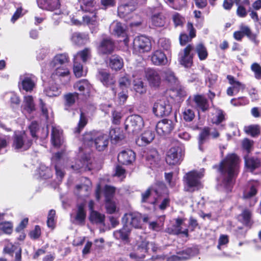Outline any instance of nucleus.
I'll list each match as a JSON object with an SVG mask.
<instances>
[{"instance_id": "nucleus-56", "label": "nucleus", "mask_w": 261, "mask_h": 261, "mask_svg": "<svg viewBox=\"0 0 261 261\" xmlns=\"http://www.w3.org/2000/svg\"><path fill=\"white\" fill-rule=\"evenodd\" d=\"M240 31L244 35H246L251 40L254 42L255 44H257L258 41L256 40V35L253 34L250 28L246 25H242L240 27Z\"/></svg>"}, {"instance_id": "nucleus-10", "label": "nucleus", "mask_w": 261, "mask_h": 261, "mask_svg": "<svg viewBox=\"0 0 261 261\" xmlns=\"http://www.w3.org/2000/svg\"><path fill=\"white\" fill-rule=\"evenodd\" d=\"M162 74L160 70L154 68L145 69V76L150 87L155 89L160 87L162 83Z\"/></svg>"}, {"instance_id": "nucleus-55", "label": "nucleus", "mask_w": 261, "mask_h": 261, "mask_svg": "<svg viewBox=\"0 0 261 261\" xmlns=\"http://www.w3.org/2000/svg\"><path fill=\"white\" fill-rule=\"evenodd\" d=\"M110 136L112 141H114L115 143L118 142L124 138L123 134L119 128H112L110 130Z\"/></svg>"}, {"instance_id": "nucleus-15", "label": "nucleus", "mask_w": 261, "mask_h": 261, "mask_svg": "<svg viewBox=\"0 0 261 261\" xmlns=\"http://www.w3.org/2000/svg\"><path fill=\"white\" fill-rule=\"evenodd\" d=\"M227 79L231 85L226 90V93L228 96H232L238 93L240 91H243L245 89V85L237 80L233 76L228 75Z\"/></svg>"}, {"instance_id": "nucleus-1", "label": "nucleus", "mask_w": 261, "mask_h": 261, "mask_svg": "<svg viewBox=\"0 0 261 261\" xmlns=\"http://www.w3.org/2000/svg\"><path fill=\"white\" fill-rule=\"evenodd\" d=\"M239 159L234 153L228 154L220 163L219 171L222 175L221 186L226 191H230L238 173Z\"/></svg>"}, {"instance_id": "nucleus-54", "label": "nucleus", "mask_w": 261, "mask_h": 261, "mask_svg": "<svg viewBox=\"0 0 261 261\" xmlns=\"http://www.w3.org/2000/svg\"><path fill=\"white\" fill-rule=\"evenodd\" d=\"M251 212L248 210H244L242 213L239 215V220L246 225L249 226L251 223Z\"/></svg>"}, {"instance_id": "nucleus-6", "label": "nucleus", "mask_w": 261, "mask_h": 261, "mask_svg": "<svg viewBox=\"0 0 261 261\" xmlns=\"http://www.w3.org/2000/svg\"><path fill=\"white\" fill-rule=\"evenodd\" d=\"M157 248L153 242L144 240L138 245L135 252L129 254V257L135 261H141L145 257L146 253L150 251L155 252Z\"/></svg>"}, {"instance_id": "nucleus-45", "label": "nucleus", "mask_w": 261, "mask_h": 261, "mask_svg": "<svg viewBox=\"0 0 261 261\" xmlns=\"http://www.w3.org/2000/svg\"><path fill=\"white\" fill-rule=\"evenodd\" d=\"M91 49L89 48H85L83 50L77 53L74 56V59L80 61L82 60L83 63H86L91 58Z\"/></svg>"}, {"instance_id": "nucleus-22", "label": "nucleus", "mask_w": 261, "mask_h": 261, "mask_svg": "<svg viewBox=\"0 0 261 261\" xmlns=\"http://www.w3.org/2000/svg\"><path fill=\"white\" fill-rule=\"evenodd\" d=\"M114 42L109 38L103 39L98 47V52L100 54L106 55L111 54L114 49Z\"/></svg>"}, {"instance_id": "nucleus-64", "label": "nucleus", "mask_w": 261, "mask_h": 261, "mask_svg": "<svg viewBox=\"0 0 261 261\" xmlns=\"http://www.w3.org/2000/svg\"><path fill=\"white\" fill-rule=\"evenodd\" d=\"M147 160L150 162L151 165L155 164L159 161V158L158 152L156 150H152L150 151L146 157Z\"/></svg>"}, {"instance_id": "nucleus-59", "label": "nucleus", "mask_w": 261, "mask_h": 261, "mask_svg": "<svg viewBox=\"0 0 261 261\" xmlns=\"http://www.w3.org/2000/svg\"><path fill=\"white\" fill-rule=\"evenodd\" d=\"M73 71L76 77H80L84 75L83 65L78 61L74 59Z\"/></svg>"}, {"instance_id": "nucleus-24", "label": "nucleus", "mask_w": 261, "mask_h": 261, "mask_svg": "<svg viewBox=\"0 0 261 261\" xmlns=\"http://www.w3.org/2000/svg\"><path fill=\"white\" fill-rule=\"evenodd\" d=\"M194 254L193 249L188 248L177 253V255H173L168 257L167 261H182L190 258Z\"/></svg>"}, {"instance_id": "nucleus-25", "label": "nucleus", "mask_w": 261, "mask_h": 261, "mask_svg": "<svg viewBox=\"0 0 261 261\" xmlns=\"http://www.w3.org/2000/svg\"><path fill=\"white\" fill-rule=\"evenodd\" d=\"M194 254L193 249L188 248L177 253V255H173L168 257L167 261H182L190 258Z\"/></svg>"}, {"instance_id": "nucleus-37", "label": "nucleus", "mask_w": 261, "mask_h": 261, "mask_svg": "<svg viewBox=\"0 0 261 261\" xmlns=\"http://www.w3.org/2000/svg\"><path fill=\"white\" fill-rule=\"evenodd\" d=\"M162 74L164 80L171 86H177L178 84V80L174 72L169 68L164 69L162 71Z\"/></svg>"}, {"instance_id": "nucleus-7", "label": "nucleus", "mask_w": 261, "mask_h": 261, "mask_svg": "<svg viewBox=\"0 0 261 261\" xmlns=\"http://www.w3.org/2000/svg\"><path fill=\"white\" fill-rule=\"evenodd\" d=\"M37 2L38 6L41 9L50 11H56L53 14L52 18L55 20L56 24H58L62 15L61 11L58 10L60 6L59 0H37Z\"/></svg>"}, {"instance_id": "nucleus-26", "label": "nucleus", "mask_w": 261, "mask_h": 261, "mask_svg": "<svg viewBox=\"0 0 261 261\" xmlns=\"http://www.w3.org/2000/svg\"><path fill=\"white\" fill-rule=\"evenodd\" d=\"M129 2L119 6L118 8V14L120 17L125 18L131 12L134 11L136 9V2Z\"/></svg>"}, {"instance_id": "nucleus-42", "label": "nucleus", "mask_w": 261, "mask_h": 261, "mask_svg": "<svg viewBox=\"0 0 261 261\" xmlns=\"http://www.w3.org/2000/svg\"><path fill=\"white\" fill-rule=\"evenodd\" d=\"M123 66V60L120 57L115 55L110 57L109 59V66L111 69L118 70L121 69Z\"/></svg>"}, {"instance_id": "nucleus-43", "label": "nucleus", "mask_w": 261, "mask_h": 261, "mask_svg": "<svg viewBox=\"0 0 261 261\" xmlns=\"http://www.w3.org/2000/svg\"><path fill=\"white\" fill-rule=\"evenodd\" d=\"M98 78L103 85L107 87L113 85L115 82L110 74L104 70L98 72Z\"/></svg>"}, {"instance_id": "nucleus-57", "label": "nucleus", "mask_w": 261, "mask_h": 261, "mask_svg": "<svg viewBox=\"0 0 261 261\" xmlns=\"http://www.w3.org/2000/svg\"><path fill=\"white\" fill-rule=\"evenodd\" d=\"M119 86L122 90H127L131 84V81L128 75H125L119 79Z\"/></svg>"}, {"instance_id": "nucleus-3", "label": "nucleus", "mask_w": 261, "mask_h": 261, "mask_svg": "<svg viewBox=\"0 0 261 261\" xmlns=\"http://www.w3.org/2000/svg\"><path fill=\"white\" fill-rule=\"evenodd\" d=\"M80 3L81 10L86 13H89V15H85L83 16V22L90 25L95 24L96 21V11L97 10L96 2L95 0H79Z\"/></svg>"}, {"instance_id": "nucleus-48", "label": "nucleus", "mask_w": 261, "mask_h": 261, "mask_svg": "<svg viewBox=\"0 0 261 261\" xmlns=\"http://www.w3.org/2000/svg\"><path fill=\"white\" fill-rule=\"evenodd\" d=\"M90 88L91 85L86 80L79 81L74 85V89L77 90L80 92H84L86 91L87 93H89Z\"/></svg>"}, {"instance_id": "nucleus-27", "label": "nucleus", "mask_w": 261, "mask_h": 261, "mask_svg": "<svg viewBox=\"0 0 261 261\" xmlns=\"http://www.w3.org/2000/svg\"><path fill=\"white\" fill-rule=\"evenodd\" d=\"M152 63L156 66H162L167 64L168 60L166 56L161 50L154 51L151 56Z\"/></svg>"}, {"instance_id": "nucleus-18", "label": "nucleus", "mask_w": 261, "mask_h": 261, "mask_svg": "<svg viewBox=\"0 0 261 261\" xmlns=\"http://www.w3.org/2000/svg\"><path fill=\"white\" fill-rule=\"evenodd\" d=\"M82 181L83 182L82 184L76 186L74 193L79 197H84L89 195L91 183L90 180L86 177L82 178Z\"/></svg>"}, {"instance_id": "nucleus-50", "label": "nucleus", "mask_w": 261, "mask_h": 261, "mask_svg": "<svg viewBox=\"0 0 261 261\" xmlns=\"http://www.w3.org/2000/svg\"><path fill=\"white\" fill-rule=\"evenodd\" d=\"M44 92L48 97L57 96L61 93V91L56 84L49 85L45 88Z\"/></svg>"}, {"instance_id": "nucleus-40", "label": "nucleus", "mask_w": 261, "mask_h": 261, "mask_svg": "<svg viewBox=\"0 0 261 261\" xmlns=\"http://www.w3.org/2000/svg\"><path fill=\"white\" fill-rule=\"evenodd\" d=\"M52 172L50 168L43 164H40L36 170V176L37 178L44 179L49 178L52 177Z\"/></svg>"}, {"instance_id": "nucleus-60", "label": "nucleus", "mask_w": 261, "mask_h": 261, "mask_svg": "<svg viewBox=\"0 0 261 261\" xmlns=\"http://www.w3.org/2000/svg\"><path fill=\"white\" fill-rule=\"evenodd\" d=\"M257 183L251 186L249 189H246L243 194V197L244 199H247L253 197L257 193L256 185Z\"/></svg>"}, {"instance_id": "nucleus-28", "label": "nucleus", "mask_w": 261, "mask_h": 261, "mask_svg": "<svg viewBox=\"0 0 261 261\" xmlns=\"http://www.w3.org/2000/svg\"><path fill=\"white\" fill-rule=\"evenodd\" d=\"M130 231L131 229L129 226L127 224H125L121 229L115 231L113 232V236L117 240H120L123 242H128Z\"/></svg>"}, {"instance_id": "nucleus-20", "label": "nucleus", "mask_w": 261, "mask_h": 261, "mask_svg": "<svg viewBox=\"0 0 261 261\" xmlns=\"http://www.w3.org/2000/svg\"><path fill=\"white\" fill-rule=\"evenodd\" d=\"M22 89L27 92H31L35 88L36 78L33 74H26L20 76Z\"/></svg>"}, {"instance_id": "nucleus-52", "label": "nucleus", "mask_w": 261, "mask_h": 261, "mask_svg": "<svg viewBox=\"0 0 261 261\" xmlns=\"http://www.w3.org/2000/svg\"><path fill=\"white\" fill-rule=\"evenodd\" d=\"M244 130L246 134L252 137L257 136L260 133V127L257 124L246 126L244 127Z\"/></svg>"}, {"instance_id": "nucleus-19", "label": "nucleus", "mask_w": 261, "mask_h": 261, "mask_svg": "<svg viewBox=\"0 0 261 261\" xmlns=\"http://www.w3.org/2000/svg\"><path fill=\"white\" fill-rule=\"evenodd\" d=\"M193 49V46L191 44H189L179 54V61L181 65L187 67L192 65L193 57L190 55V53Z\"/></svg>"}, {"instance_id": "nucleus-5", "label": "nucleus", "mask_w": 261, "mask_h": 261, "mask_svg": "<svg viewBox=\"0 0 261 261\" xmlns=\"http://www.w3.org/2000/svg\"><path fill=\"white\" fill-rule=\"evenodd\" d=\"M125 129L128 134L138 135L144 126L143 118L138 115H130L125 121Z\"/></svg>"}, {"instance_id": "nucleus-63", "label": "nucleus", "mask_w": 261, "mask_h": 261, "mask_svg": "<svg viewBox=\"0 0 261 261\" xmlns=\"http://www.w3.org/2000/svg\"><path fill=\"white\" fill-rule=\"evenodd\" d=\"M230 103L235 107L244 106L248 103V100L244 97H239L231 99Z\"/></svg>"}, {"instance_id": "nucleus-36", "label": "nucleus", "mask_w": 261, "mask_h": 261, "mask_svg": "<svg viewBox=\"0 0 261 261\" xmlns=\"http://www.w3.org/2000/svg\"><path fill=\"white\" fill-rule=\"evenodd\" d=\"M89 155L85 154L84 156L82 158V160L76 161L75 164L71 166V168L75 171H79L83 169L84 170H90L91 167L89 165Z\"/></svg>"}, {"instance_id": "nucleus-49", "label": "nucleus", "mask_w": 261, "mask_h": 261, "mask_svg": "<svg viewBox=\"0 0 261 261\" xmlns=\"http://www.w3.org/2000/svg\"><path fill=\"white\" fill-rule=\"evenodd\" d=\"M210 135L208 127H204L200 133L198 138L199 149L202 151V145L206 142L209 135Z\"/></svg>"}, {"instance_id": "nucleus-32", "label": "nucleus", "mask_w": 261, "mask_h": 261, "mask_svg": "<svg viewBox=\"0 0 261 261\" xmlns=\"http://www.w3.org/2000/svg\"><path fill=\"white\" fill-rule=\"evenodd\" d=\"M184 220L181 218H178L176 220V223L173 225L172 228H168V232L173 234L178 235L179 234H184L186 236L188 234V229L186 228H182Z\"/></svg>"}, {"instance_id": "nucleus-11", "label": "nucleus", "mask_w": 261, "mask_h": 261, "mask_svg": "<svg viewBox=\"0 0 261 261\" xmlns=\"http://www.w3.org/2000/svg\"><path fill=\"white\" fill-rule=\"evenodd\" d=\"M32 141L29 139L25 133L18 132L15 134L13 147L21 151L28 149L32 145Z\"/></svg>"}, {"instance_id": "nucleus-46", "label": "nucleus", "mask_w": 261, "mask_h": 261, "mask_svg": "<svg viewBox=\"0 0 261 261\" xmlns=\"http://www.w3.org/2000/svg\"><path fill=\"white\" fill-rule=\"evenodd\" d=\"M152 24L156 27H162L165 24V17L161 13L153 15L151 18Z\"/></svg>"}, {"instance_id": "nucleus-41", "label": "nucleus", "mask_w": 261, "mask_h": 261, "mask_svg": "<svg viewBox=\"0 0 261 261\" xmlns=\"http://www.w3.org/2000/svg\"><path fill=\"white\" fill-rule=\"evenodd\" d=\"M245 163L246 168L252 172L260 166V161L256 157L245 156Z\"/></svg>"}, {"instance_id": "nucleus-38", "label": "nucleus", "mask_w": 261, "mask_h": 261, "mask_svg": "<svg viewBox=\"0 0 261 261\" xmlns=\"http://www.w3.org/2000/svg\"><path fill=\"white\" fill-rule=\"evenodd\" d=\"M21 109L22 112H26L28 113H31L35 110V105L32 96H24Z\"/></svg>"}, {"instance_id": "nucleus-35", "label": "nucleus", "mask_w": 261, "mask_h": 261, "mask_svg": "<svg viewBox=\"0 0 261 261\" xmlns=\"http://www.w3.org/2000/svg\"><path fill=\"white\" fill-rule=\"evenodd\" d=\"M62 153L61 152H57L55 153L52 159V161L55 162V168L57 177L59 180H61L64 176V171L63 168L60 166L61 159L62 158Z\"/></svg>"}, {"instance_id": "nucleus-51", "label": "nucleus", "mask_w": 261, "mask_h": 261, "mask_svg": "<svg viewBox=\"0 0 261 261\" xmlns=\"http://www.w3.org/2000/svg\"><path fill=\"white\" fill-rule=\"evenodd\" d=\"M195 51L200 60H204L207 58L208 53L206 48L202 43H199L196 45Z\"/></svg>"}, {"instance_id": "nucleus-16", "label": "nucleus", "mask_w": 261, "mask_h": 261, "mask_svg": "<svg viewBox=\"0 0 261 261\" xmlns=\"http://www.w3.org/2000/svg\"><path fill=\"white\" fill-rule=\"evenodd\" d=\"M110 29L114 35L123 38V41L125 44L128 43V39L126 35V26L124 24L117 21H114L110 25Z\"/></svg>"}, {"instance_id": "nucleus-61", "label": "nucleus", "mask_w": 261, "mask_h": 261, "mask_svg": "<svg viewBox=\"0 0 261 261\" xmlns=\"http://www.w3.org/2000/svg\"><path fill=\"white\" fill-rule=\"evenodd\" d=\"M87 123V119L84 114L81 112L80 114V119L77 126L75 128V133H80L81 130L85 127Z\"/></svg>"}, {"instance_id": "nucleus-2", "label": "nucleus", "mask_w": 261, "mask_h": 261, "mask_svg": "<svg viewBox=\"0 0 261 261\" xmlns=\"http://www.w3.org/2000/svg\"><path fill=\"white\" fill-rule=\"evenodd\" d=\"M83 142L85 144L89 146L94 145L98 151H101L107 148L109 143V137L107 134L91 132L85 134Z\"/></svg>"}, {"instance_id": "nucleus-47", "label": "nucleus", "mask_w": 261, "mask_h": 261, "mask_svg": "<svg viewBox=\"0 0 261 261\" xmlns=\"http://www.w3.org/2000/svg\"><path fill=\"white\" fill-rule=\"evenodd\" d=\"M78 97V94L76 92L69 93L64 95L65 99V109L69 110V108L74 103Z\"/></svg>"}, {"instance_id": "nucleus-31", "label": "nucleus", "mask_w": 261, "mask_h": 261, "mask_svg": "<svg viewBox=\"0 0 261 261\" xmlns=\"http://www.w3.org/2000/svg\"><path fill=\"white\" fill-rule=\"evenodd\" d=\"M187 30L189 33V36L186 34H181L179 36L180 44L185 45L187 42L190 41L192 38L196 36V30L192 23L189 22L187 23Z\"/></svg>"}, {"instance_id": "nucleus-33", "label": "nucleus", "mask_w": 261, "mask_h": 261, "mask_svg": "<svg viewBox=\"0 0 261 261\" xmlns=\"http://www.w3.org/2000/svg\"><path fill=\"white\" fill-rule=\"evenodd\" d=\"M154 137L155 135L152 130L147 129L136 140V143L139 146L146 145L151 142Z\"/></svg>"}, {"instance_id": "nucleus-29", "label": "nucleus", "mask_w": 261, "mask_h": 261, "mask_svg": "<svg viewBox=\"0 0 261 261\" xmlns=\"http://www.w3.org/2000/svg\"><path fill=\"white\" fill-rule=\"evenodd\" d=\"M135 153L131 150H123L118 155V160L122 164H130L135 161Z\"/></svg>"}, {"instance_id": "nucleus-58", "label": "nucleus", "mask_w": 261, "mask_h": 261, "mask_svg": "<svg viewBox=\"0 0 261 261\" xmlns=\"http://www.w3.org/2000/svg\"><path fill=\"white\" fill-rule=\"evenodd\" d=\"M133 85L134 89L137 92L142 94L146 92V88L141 79H136L134 80Z\"/></svg>"}, {"instance_id": "nucleus-4", "label": "nucleus", "mask_w": 261, "mask_h": 261, "mask_svg": "<svg viewBox=\"0 0 261 261\" xmlns=\"http://www.w3.org/2000/svg\"><path fill=\"white\" fill-rule=\"evenodd\" d=\"M203 176V170L192 171L187 173L184 176V181L189 191L198 190L202 187L200 179Z\"/></svg>"}, {"instance_id": "nucleus-53", "label": "nucleus", "mask_w": 261, "mask_h": 261, "mask_svg": "<svg viewBox=\"0 0 261 261\" xmlns=\"http://www.w3.org/2000/svg\"><path fill=\"white\" fill-rule=\"evenodd\" d=\"M105 215L96 211H92L90 215V220L93 223H102L105 220Z\"/></svg>"}, {"instance_id": "nucleus-8", "label": "nucleus", "mask_w": 261, "mask_h": 261, "mask_svg": "<svg viewBox=\"0 0 261 261\" xmlns=\"http://www.w3.org/2000/svg\"><path fill=\"white\" fill-rule=\"evenodd\" d=\"M185 149L183 146H175L168 151L166 161L169 165L179 164L183 159Z\"/></svg>"}, {"instance_id": "nucleus-44", "label": "nucleus", "mask_w": 261, "mask_h": 261, "mask_svg": "<svg viewBox=\"0 0 261 261\" xmlns=\"http://www.w3.org/2000/svg\"><path fill=\"white\" fill-rule=\"evenodd\" d=\"M194 101L198 110L205 112L208 109L209 105L207 99L203 96L197 95L194 97Z\"/></svg>"}, {"instance_id": "nucleus-23", "label": "nucleus", "mask_w": 261, "mask_h": 261, "mask_svg": "<svg viewBox=\"0 0 261 261\" xmlns=\"http://www.w3.org/2000/svg\"><path fill=\"white\" fill-rule=\"evenodd\" d=\"M126 224L134 228H139L141 226V216L139 213H129L125 214L123 218Z\"/></svg>"}, {"instance_id": "nucleus-9", "label": "nucleus", "mask_w": 261, "mask_h": 261, "mask_svg": "<svg viewBox=\"0 0 261 261\" xmlns=\"http://www.w3.org/2000/svg\"><path fill=\"white\" fill-rule=\"evenodd\" d=\"M172 106L166 97L157 100L154 104L153 112L158 117L166 116L170 114Z\"/></svg>"}, {"instance_id": "nucleus-34", "label": "nucleus", "mask_w": 261, "mask_h": 261, "mask_svg": "<svg viewBox=\"0 0 261 261\" xmlns=\"http://www.w3.org/2000/svg\"><path fill=\"white\" fill-rule=\"evenodd\" d=\"M88 35L84 33L74 32L71 37L73 43L77 45H83L89 42Z\"/></svg>"}, {"instance_id": "nucleus-30", "label": "nucleus", "mask_w": 261, "mask_h": 261, "mask_svg": "<svg viewBox=\"0 0 261 261\" xmlns=\"http://www.w3.org/2000/svg\"><path fill=\"white\" fill-rule=\"evenodd\" d=\"M154 194H158L157 190L152 187L148 188L146 191L141 194V202L149 203L152 204L156 203V199L154 196Z\"/></svg>"}, {"instance_id": "nucleus-21", "label": "nucleus", "mask_w": 261, "mask_h": 261, "mask_svg": "<svg viewBox=\"0 0 261 261\" xmlns=\"http://www.w3.org/2000/svg\"><path fill=\"white\" fill-rule=\"evenodd\" d=\"M174 125L172 121L164 119L159 121L156 125L157 133L160 136L168 134L173 129Z\"/></svg>"}, {"instance_id": "nucleus-62", "label": "nucleus", "mask_w": 261, "mask_h": 261, "mask_svg": "<svg viewBox=\"0 0 261 261\" xmlns=\"http://www.w3.org/2000/svg\"><path fill=\"white\" fill-rule=\"evenodd\" d=\"M172 20L175 27L182 26L185 21V18L176 12L173 14Z\"/></svg>"}, {"instance_id": "nucleus-13", "label": "nucleus", "mask_w": 261, "mask_h": 261, "mask_svg": "<svg viewBox=\"0 0 261 261\" xmlns=\"http://www.w3.org/2000/svg\"><path fill=\"white\" fill-rule=\"evenodd\" d=\"M69 58L66 54L57 55L46 68L44 67L43 64L41 65L42 72H44L46 70H49L58 66H67Z\"/></svg>"}, {"instance_id": "nucleus-14", "label": "nucleus", "mask_w": 261, "mask_h": 261, "mask_svg": "<svg viewBox=\"0 0 261 261\" xmlns=\"http://www.w3.org/2000/svg\"><path fill=\"white\" fill-rule=\"evenodd\" d=\"M52 74L54 80L59 79L63 84H67L70 80V73L67 66H58Z\"/></svg>"}, {"instance_id": "nucleus-39", "label": "nucleus", "mask_w": 261, "mask_h": 261, "mask_svg": "<svg viewBox=\"0 0 261 261\" xmlns=\"http://www.w3.org/2000/svg\"><path fill=\"white\" fill-rule=\"evenodd\" d=\"M62 132L59 127L52 126L51 142L55 147H59L62 143Z\"/></svg>"}, {"instance_id": "nucleus-17", "label": "nucleus", "mask_w": 261, "mask_h": 261, "mask_svg": "<svg viewBox=\"0 0 261 261\" xmlns=\"http://www.w3.org/2000/svg\"><path fill=\"white\" fill-rule=\"evenodd\" d=\"M86 216V213L83 204L78 205L77 208L74 213L70 215L71 221L72 223L82 225L84 224Z\"/></svg>"}, {"instance_id": "nucleus-12", "label": "nucleus", "mask_w": 261, "mask_h": 261, "mask_svg": "<svg viewBox=\"0 0 261 261\" xmlns=\"http://www.w3.org/2000/svg\"><path fill=\"white\" fill-rule=\"evenodd\" d=\"M151 48V42L149 38L141 36L135 38L134 49L140 53L149 51Z\"/></svg>"}]
</instances>
